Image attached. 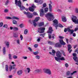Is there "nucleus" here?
I'll list each match as a JSON object with an SVG mask.
<instances>
[{
    "instance_id": "obj_1",
    "label": "nucleus",
    "mask_w": 78,
    "mask_h": 78,
    "mask_svg": "<svg viewBox=\"0 0 78 78\" xmlns=\"http://www.w3.org/2000/svg\"><path fill=\"white\" fill-rule=\"evenodd\" d=\"M46 16L47 17L48 20L49 21H51V20H53L54 19V16H53V15L50 12L48 13L46 15Z\"/></svg>"
},
{
    "instance_id": "obj_2",
    "label": "nucleus",
    "mask_w": 78,
    "mask_h": 78,
    "mask_svg": "<svg viewBox=\"0 0 78 78\" xmlns=\"http://www.w3.org/2000/svg\"><path fill=\"white\" fill-rule=\"evenodd\" d=\"M59 38L61 40H59L60 43L62 45H66V43L63 41V39H64V37L62 36H59Z\"/></svg>"
},
{
    "instance_id": "obj_3",
    "label": "nucleus",
    "mask_w": 78,
    "mask_h": 78,
    "mask_svg": "<svg viewBox=\"0 0 78 78\" xmlns=\"http://www.w3.org/2000/svg\"><path fill=\"white\" fill-rule=\"evenodd\" d=\"M73 18H72V20L73 22H74L75 24H78V19L77 20V18L75 16H73Z\"/></svg>"
},
{
    "instance_id": "obj_4",
    "label": "nucleus",
    "mask_w": 78,
    "mask_h": 78,
    "mask_svg": "<svg viewBox=\"0 0 78 78\" xmlns=\"http://www.w3.org/2000/svg\"><path fill=\"white\" fill-rule=\"evenodd\" d=\"M53 22L54 23L53 24V26L55 27L56 30H57V27H58V20L56 19H55L53 21Z\"/></svg>"
},
{
    "instance_id": "obj_5",
    "label": "nucleus",
    "mask_w": 78,
    "mask_h": 78,
    "mask_svg": "<svg viewBox=\"0 0 78 78\" xmlns=\"http://www.w3.org/2000/svg\"><path fill=\"white\" fill-rule=\"evenodd\" d=\"M15 3L16 5L18 6H20V5H22V2L20 0L17 1V0H15Z\"/></svg>"
},
{
    "instance_id": "obj_6",
    "label": "nucleus",
    "mask_w": 78,
    "mask_h": 78,
    "mask_svg": "<svg viewBox=\"0 0 78 78\" xmlns=\"http://www.w3.org/2000/svg\"><path fill=\"white\" fill-rule=\"evenodd\" d=\"M45 30V29L44 27H40L38 28L40 33H44Z\"/></svg>"
},
{
    "instance_id": "obj_7",
    "label": "nucleus",
    "mask_w": 78,
    "mask_h": 78,
    "mask_svg": "<svg viewBox=\"0 0 78 78\" xmlns=\"http://www.w3.org/2000/svg\"><path fill=\"white\" fill-rule=\"evenodd\" d=\"M73 56H74L73 59L74 61L77 62H78V58L76 57V53H74L73 54Z\"/></svg>"
},
{
    "instance_id": "obj_8",
    "label": "nucleus",
    "mask_w": 78,
    "mask_h": 78,
    "mask_svg": "<svg viewBox=\"0 0 78 78\" xmlns=\"http://www.w3.org/2000/svg\"><path fill=\"white\" fill-rule=\"evenodd\" d=\"M26 14L28 18H32L33 17V14L29 12H27Z\"/></svg>"
},
{
    "instance_id": "obj_9",
    "label": "nucleus",
    "mask_w": 78,
    "mask_h": 78,
    "mask_svg": "<svg viewBox=\"0 0 78 78\" xmlns=\"http://www.w3.org/2000/svg\"><path fill=\"white\" fill-rule=\"evenodd\" d=\"M16 66V65H13L12 66L11 65H10L9 66V71L10 72L11 71V70L12 69H15V67Z\"/></svg>"
},
{
    "instance_id": "obj_10",
    "label": "nucleus",
    "mask_w": 78,
    "mask_h": 78,
    "mask_svg": "<svg viewBox=\"0 0 78 78\" xmlns=\"http://www.w3.org/2000/svg\"><path fill=\"white\" fill-rule=\"evenodd\" d=\"M56 56L58 58H61V55L62 54L59 51H58L56 53Z\"/></svg>"
},
{
    "instance_id": "obj_11",
    "label": "nucleus",
    "mask_w": 78,
    "mask_h": 78,
    "mask_svg": "<svg viewBox=\"0 0 78 78\" xmlns=\"http://www.w3.org/2000/svg\"><path fill=\"white\" fill-rule=\"evenodd\" d=\"M40 11V16L41 17H43V16L44 15V10H43V9H41Z\"/></svg>"
},
{
    "instance_id": "obj_12",
    "label": "nucleus",
    "mask_w": 78,
    "mask_h": 78,
    "mask_svg": "<svg viewBox=\"0 0 78 78\" xmlns=\"http://www.w3.org/2000/svg\"><path fill=\"white\" fill-rule=\"evenodd\" d=\"M53 30L52 29V27H50L49 28V30L47 32L48 33H51L52 31H53Z\"/></svg>"
},
{
    "instance_id": "obj_13",
    "label": "nucleus",
    "mask_w": 78,
    "mask_h": 78,
    "mask_svg": "<svg viewBox=\"0 0 78 78\" xmlns=\"http://www.w3.org/2000/svg\"><path fill=\"white\" fill-rule=\"evenodd\" d=\"M45 73H48V74H49V75H50V74H51V71H50V69H45Z\"/></svg>"
},
{
    "instance_id": "obj_14",
    "label": "nucleus",
    "mask_w": 78,
    "mask_h": 78,
    "mask_svg": "<svg viewBox=\"0 0 78 78\" xmlns=\"http://www.w3.org/2000/svg\"><path fill=\"white\" fill-rule=\"evenodd\" d=\"M67 30L68 32H71V34H72V33L74 32V30L73 29L71 30L69 28H68L67 29Z\"/></svg>"
},
{
    "instance_id": "obj_15",
    "label": "nucleus",
    "mask_w": 78,
    "mask_h": 78,
    "mask_svg": "<svg viewBox=\"0 0 78 78\" xmlns=\"http://www.w3.org/2000/svg\"><path fill=\"white\" fill-rule=\"evenodd\" d=\"M62 20L63 22H66L67 21V20H66V17L63 16L62 17Z\"/></svg>"
},
{
    "instance_id": "obj_16",
    "label": "nucleus",
    "mask_w": 78,
    "mask_h": 78,
    "mask_svg": "<svg viewBox=\"0 0 78 78\" xmlns=\"http://www.w3.org/2000/svg\"><path fill=\"white\" fill-rule=\"evenodd\" d=\"M29 10L31 12H34V9H33L32 7H30L29 8Z\"/></svg>"
},
{
    "instance_id": "obj_17",
    "label": "nucleus",
    "mask_w": 78,
    "mask_h": 78,
    "mask_svg": "<svg viewBox=\"0 0 78 78\" xmlns=\"http://www.w3.org/2000/svg\"><path fill=\"white\" fill-rule=\"evenodd\" d=\"M19 7H20V9L21 10H23L24 9H25V7L23 6V5H22L20 6H19Z\"/></svg>"
},
{
    "instance_id": "obj_18",
    "label": "nucleus",
    "mask_w": 78,
    "mask_h": 78,
    "mask_svg": "<svg viewBox=\"0 0 78 78\" xmlns=\"http://www.w3.org/2000/svg\"><path fill=\"white\" fill-rule=\"evenodd\" d=\"M44 22H41L38 24V27H42L44 25Z\"/></svg>"
},
{
    "instance_id": "obj_19",
    "label": "nucleus",
    "mask_w": 78,
    "mask_h": 78,
    "mask_svg": "<svg viewBox=\"0 0 78 78\" xmlns=\"http://www.w3.org/2000/svg\"><path fill=\"white\" fill-rule=\"evenodd\" d=\"M49 5L50 11L51 12V11H52V6H51V4H49Z\"/></svg>"
},
{
    "instance_id": "obj_20",
    "label": "nucleus",
    "mask_w": 78,
    "mask_h": 78,
    "mask_svg": "<svg viewBox=\"0 0 78 78\" xmlns=\"http://www.w3.org/2000/svg\"><path fill=\"white\" fill-rule=\"evenodd\" d=\"M55 46L57 47H59L60 48L61 47V45L57 43L55 44Z\"/></svg>"
},
{
    "instance_id": "obj_21",
    "label": "nucleus",
    "mask_w": 78,
    "mask_h": 78,
    "mask_svg": "<svg viewBox=\"0 0 78 78\" xmlns=\"http://www.w3.org/2000/svg\"><path fill=\"white\" fill-rule=\"evenodd\" d=\"M40 19V17H37L35 18L34 22H37Z\"/></svg>"
},
{
    "instance_id": "obj_22",
    "label": "nucleus",
    "mask_w": 78,
    "mask_h": 78,
    "mask_svg": "<svg viewBox=\"0 0 78 78\" xmlns=\"http://www.w3.org/2000/svg\"><path fill=\"white\" fill-rule=\"evenodd\" d=\"M17 73L18 75H21L22 73V70H19L17 72Z\"/></svg>"
},
{
    "instance_id": "obj_23",
    "label": "nucleus",
    "mask_w": 78,
    "mask_h": 78,
    "mask_svg": "<svg viewBox=\"0 0 78 78\" xmlns=\"http://www.w3.org/2000/svg\"><path fill=\"white\" fill-rule=\"evenodd\" d=\"M68 51L70 50L72 48V46L70 44H68Z\"/></svg>"
},
{
    "instance_id": "obj_24",
    "label": "nucleus",
    "mask_w": 78,
    "mask_h": 78,
    "mask_svg": "<svg viewBox=\"0 0 78 78\" xmlns=\"http://www.w3.org/2000/svg\"><path fill=\"white\" fill-rule=\"evenodd\" d=\"M13 30L14 31H17L19 29H18V28L16 27H13Z\"/></svg>"
},
{
    "instance_id": "obj_25",
    "label": "nucleus",
    "mask_w": 78,
    "mask_h": 78,
    "mask_svg": "<svg viewBox=\"0 0 78 78\" xmlns=\"http://www.w3.org/2000/svg\"><path fill=\"white\" fill-rule=\"evenodd\" d=\"M55 59L57 61H58V62L59 61H60V59H59V58H58L56 57H55Z\"/></svg>"
},
{
    "instance_id": "obj_26",
    "label": "nucleus",
    "mask_w": 78,
    "mask_h": 78,
    "mask_svg": "<svg viewBox=\"0 0 78 78\" xmlns=\"http://www.w3.org/2000/svg\"><path fill=\"white\" fill-rule=\"evenodd\" d=\"M33 16H37L38 15L37 13L35 12H34L33 13Z\"/></svg>"
},
{
    "instance_id": "obj_27",
    "label": "nucleus",
    "mask_w": 78,
    "mask_h": 78,
    "mask_svg": "<svg viewBox=\"0 0 78 78\" xmlns=\"http://www.w3.org/2000/svg\"><path fill=\"white\" fill-rule=\"evenodd\" d=\"M5 70L7 72L8 71V65H5Z\"/></svg>"
},
{
    "instance_id": "obj_28",
    "label": "nucleus",
    "mask_w": 78,
    "mask_h": 78,
    "mask_svg": "<svg viewBox=\"0 0 78 78\" xmlns=\"http://www.w3.org/2000/svg\"><path fill=\"white\" fill-rule=\"evenodd\" d=\"M41 2V0H35V3H40Z\"/></svg>"
},
{
    "instance_id": "obj_29",
    "label": "nucleus",
    "mask_w": 78,
    "mask_h": 78,
    "mask_svg": "<svg viewBox=\"0 0 78 78\" xmlns=\"http://www.w3.org/2000/svg\"><path fill=\"white\" fill-rule=\"evenodd\" d=\"M5 44H6V45H7V46H9V42H5Z\"/></svg>"
},
{
    "instance_id": "obj_30",
    "label": "nucleus",
    "mask_w": 78,
    "mask_h": 78,
    "mask_svg": "<svg viewBox=\"0 0 78 78\" xmlns=\"http://www.w3.org/2000/svg\"><path fill=\"white\" fill-rule=\"evenodd\" d=\"M52 53H53L52 54V55H55V53H56V52L54 50H52Z\"/></svg>"
},
{
    "instance_id": "obj_31",
    "label": "nucleus",
    "mask_w": 78,
    "mask_h": 78,
    "mask_svg": "<svg viewBox=\"0 0 78 78\" xmlns=\"http://www.w3.org/2000/svg\"><path fill=\"white\" fill-rule=\"evenodd\" d=\"M13 19H16V20H19V18L17 17L13 16L12 17Z\"/></svg>"
},
{
    "instance_id": "obj_32",
    "label": "nucleus",
    "mask_w": 78,
    "mask_h": 78,
    "mask_svg": "<svg viewBox=\"0 0 78 78\" xmlns=\"http://www.w3.org/2000/svg\"><path fill=\"white\" fill-rule=\"evenodd\" d=\"M48 8L47 7L46 8L44 9V11H45V12H47V11H48Z\"/></svg>"
},
{
    "instance_id": "obj_33",
    "label": "nucleus",
    "mask_w": 78,
    "mask_h": 78,
    "mask_svg": "<svg viewBox=\"0 0 78 78\" xmlns=\"http://www.w3.org/2000/svg\"><path fill=\"white\" fill-rule=\"evenodd\" d=\"M77 72V71H74L73 73H70V75H73L75 73H76Z\"/></svg>"
},
{
    "instance_id": "obj_34",
    "label": "nucleus",
    "mask_w": 78,
    "mask_h": 78,
    "mask_svg": "<svg viewBox=\"0 0 78 78\" xmlns=\"http://www.w3.org/2000/svg\"><path fill=\"white\" fill-rule=\"evenodd\" d=\"M28 33V30H25L24 31V33L25 34H27Z\"/></svg>"
},
{
    "instance_id": "obj_35",
    "label": "nucleus",
    "mask_w": 78,
    "mask_h": 78,
    "mask_svg": "<svg viewBox=\"0 0 78 78\" xmlns=\"http://www.w3.org/2000/svg\"><path fill=\"white\" fill-rule=\"evenodd\" d=\"M60 60L62 61H64L65 60V58L63 57H62L60 58Z\"/></svg>"
},
{
    "instance_id": "obj_36",
    "label": "nucleus",
    "mask_w": 78,
    "mask_h": 78,
    "mask_svg": "<svg viewBox=\"0 0 78 78\" xmlns=\"http://www.w3.org/2000/svg\"><path fill=\"white\" fill-rule=\"evenodd\" d=\"M39 54V52H34V54L35 55H38Z\"/></svg>"
},
{
    "instance_id": "obj_37",
    "label": "nucleus",
    "mask_w": 78,
    "mask_h": 78,
    "mask_svg": "<svg viewBox=\"0 0 78 78\" xmlns=\"http://www.w3.org/2000/svg\"><path fill=\"white\" fill-rule=\"evenodd\" d=\"M13 24H17V21L15 20H13Z\"/></svg>"
},
{
    "instance_id": "obj_38",
    "label": "nucleus",
    "mask_w": 78,
    "mask_h": 78,
    "mask_svg": "<svg viewBox=\"0 0 78 78\" xmlns=\"http://www.w3.org/2000/svg\"><path fill=\"white\" fill-rule=\"evenodd\" d=\"M5 19H11L12 18L10 17H6Z\"/></svg>"
},
{
    "instance_id": "obj_39",
    "label": "nucleus",
    "mask_w": 78,
    "mask_h": 78,
    "mask_svg": "<svg viewBox=\"0 0 78 78\" xmlns=\"http://www.w3.org/2000/svg\"><path fill=\"white\" fill-rule=\"evenodd\" d=\"M5 52H6V51H5V48H4L3 49V53L5 54Z\"/></svg>"
},
{
    "instance_id": "obj_40",
    "label": "nucleus",
    "mask_w": 78,
    "mask_h": 78,
    "mask_svg": "<svg viewBox=\"0 0 78 78\" xmlns=\"http://www.w3.org/2000/svg\"><path fill=\"white\" fill-rule=\"evenodd\" d=\"M35 22L34 21H33V23H34V27H36V25H37V24H36V23H35Z\"/></svg>"
},
{
    "instance_id": "obj_41",
    "label": "nucleus",
    "mask_w": 78,
    "mask_h": 78,
    "mask_svg": "<svg viewBox=\"0 0 78 78\" xmlns=\"http://www.w3.org/2000/svg\"><path fill=\"white\" fill-rule=\"evenodd\" d=\"M3 25V23L1 22L0 23V27H2V26Z\"/></svg>"
},
{
    "instance_id": "obj_42",
    "label": "nucleus",
    "mask_w": 78,
    "mask_h": 78,
    "mask_svg": "<svg viewBox=\"0 0 78 78\" xmlns=\"http://www.w3.org/2000/svg\"><path fill=\"white\" fill-rule=\"evenodd\" d=\"M70 73V71H68L66 73V75H69Z\"/></svg>"
},
{
    "instance_id": "obj_43",
    "label": "nucleus",
    "mask_w": 78,
    "mask_h": 78,
    "mask_svg": "<svg viewBox=\"0 0 78 78\" xmlns=\"http://www.w3.org/2000/svg\"><path fill=\"white\" fill-rule=\"evenodd\" d=\"M58 27H61V28L63 27V26H62V25L61 24H59L58 26Z\"/></svg>"
},
{
    "instance_id": "obj_44",
    "label": "nucleus",
    "mask_w": 78,
    "mask_h": 78,
    "mask_svg": "<svg viewBox=\"0 0 78 78\" xmlns=\"http://www.w3.org/2000/svg\"><path fill=\"white\" fill-rule=\"evenodd\" d=\"M36 59H39V58H40V57L38 55H37L36 56Z\"/></svg>"
},
{
    "instance_id": "obj_45",
    "label": "nucleus",
    "mask_w": 78,
    "mask_h": 78,
    "mask_svg": "<svg viewBox=\"0 0 78 78\" xmlns=\"http://www.w3.org/2000/svg\"><path fill=\"white\" fill-rule=\"evenodd\" d=\"M3 27H5V28H8V25L6 24L4 25Z\"/></svg>"
},
{
    "instance_id": "obj_46",
    "label": "nucleus",
    "mask_w": 78,
    "mask_h": 78,
    "mask_svg": "<svg viewBox=\"0 0 78 78\" xmlns=\"http://www.w3.org/2000/svg\"><path fill=\"white\" fill-rule=\"evenodd\" d=\"M27 69L28 70V73H29L30 72V69L29 68H28Z\"/></svg>"
},
{
    "instance_id": "obj_47",
    "label": "nucleus",
    "mask_w": 78,
    "mask_h": 78,
    "mask_svg": "<svg viewBox=\"0 0 78 78\" xmlns=\"http://www.w3.org/2000/svg\"><path fill=\"white\" fill-rule=\"evenodd\" d=\"M8 11H9V10H8V9H5L4 10L5 12H8Z\"/></svg>"
},
{
    "instance_id": "obj_48",
    "label": "nucleus",
    "mask_w": 78,
    "mask_h": 78,
    "mask_svg": "<svg viewBox=\"0 0 78 78\" xmlns=\"http://www.w3.org/2000/svg\"><path fill=\"white\" fill-rule=\"evenodd\" d=\"M43 7H46V6H47V4H46V3H44L43 4Z\"/></svg>"
},
{
    "instance_id": "obj_49",
    "label": "nucleus",
    "mask_w": 78,
    "mask_h": 78,
    "mask_svg": "<svg viewBox=\"0 0 78 78\" xmlns=\"http://www.w3.org/2000/svg\"><path fill=\"white\" fill-rule=\"evenodd\" d=\"M41 37H40L39 38H38L37 40V41L38 42H39V41H41Z\"/></svg>"
},
{
    "instance_id": "obj_50",
    "label": "nucleus",
    "mask_w": 78,
    "mask_h": 78,
    "mask_svg": "<svg viewBox=\"0 0 78 78\" xmlns=\"http://www.w3.org/2000/svg\"><path fill=\"white\" fill-rule=\"evenodd\" d=\"M48 37L49 39H51V34H49Z\"/></svg>"
},
{
    "instance_id": "obj_51",
    "label": "nucleus",
    "mask_w": 78,
    "mask_h": 78,
    "mask_svg": "<svg viewBox=\"0 0 78 78\" xmlns=\"http://www.w3.org/2000/svg\"><path fill=\"white\" fill-rule=\"evenodd\" d=\"M9 58L10 59H12L11 55V54H9Z\"/></svg>"
},
{
    "instance_id": "obj_52",
    "label": "nucleus",
    "mask_w": 78,
    "mask_h": 78,
    "mask_svg": "<svg viewBox=\"0 0 78 78\" xmlns=\"http://www.w3.org/2000/svg\"><path fill=\"white\" fill-rule=\"evenodd\" d=\"M65 66L67 68L68 67H69V65H68V64H67V63H66L65 64Z\"/></svg>"
},
{
    "instance_id": "obj_53",
    "label": "nucleus",
    "mask_w": 78,
    "mask_h": 78,
    "mask_svg": "<svg viewBox=\"0 0 78 78\" xmlns=\"http://www.w3.org/2000/svg\"><path fill=\"white\" fill-rule=\"evenodd\" d=\"M13 58L14 59H16V58H17V57L16 55H14L13 56Z\"/></svg>"
},
{
    "instance_id": "obj_54",
    "label": "nucleus",
    "mask_w": 78,
    "mask_h": 78,
    "mask_svg": "<svg viewBox=\"0 0 78 78\" xmlns=\"http://www.w3.org/2000/svg\"><path fill=\"white\" fill-rule=\"evenodd\" d=\"M73 36H74V37H75L76 36V34H75V33H73Z\"/></svg>"
},
{
    "instance_id": "obj_55",
    "label": "nucleus",
    "mask_w": 78,
    "mask_h": 78,
    "mask_svg": "<svg viewBox=\"0 0 78 78\" xmlns=\"http://www.w3.org/2000/svg\"><path fill=\"white\" fill-rule=\"evenodd\" d=\"M55 34H52V38H53V39H55L54 36H55Z\"/></svg>"
},
{
    "instance_id": "obj_56",
    "label": "nucleus",
    "mask_w": 78,
    "mask_h": 78,
    "mask_svg": "<svg viewBox=\"0 0 78 78\" xmlns=\"http://www.w3.org/2000/svg\"><path fill=\"white\" fill-rule=\"evenodd\" d=\"M20 37L21 38V40H22L23 39V36L22 35H20Z\"/></svg>"
},
{
    "instance_id": "obj_57",
    "label": "nucleus",
    "mask_w": 78,
    "mask_h": 78,
    "mask_svg": "<svg viewBox=\"0 0 78 78\" xmlns=\"http://www.w3.org/2000/svg\"><path fill=\"white\" fill-rule=\"evenodd\" d=\"M32 7L33 9H34V8H36V7L35 5H32Z\"/></svg>"
},
{
    "instance_id": "obj_58",
    "label": "nucleus",
    "mask_w": 78,
    "mask_h": 78,
    "mask_svg": "<svg viewBox=\"0 0 78 78\" xmlns=\"http://www.w3.org/2000/svg\"><path fill=\"white\" fill-rule=\"evenodd\" d=\"M48 44H53V42H51V41H48Z\"/></svg>"
},
{
    "instance_id": "obj_59",
    "label": "nucleus",
    "mask_w": 78,
    "mask_h": 78,
    "mask_svg": "<svg viewBox=\"0 0 78 78\" xmlns=\"http://www.w3.org/2000/svg\"><path fill=\"white\" fill-rule=\"evenodd\" d=\"M38 45L37 44H35L34 45V47H35V48H36V47H37V46H38Z\"/></svg>"
},
{
    "instance_id": "obj_60",
    "label": "nucleus",
    "mask_w": 78,
    "mask_h": 78,
    "mask_svg": "<svg viewBox=\"0 0 78 78\" xmlns=\"http://www.w3.org/2000/svg\"><path fill=\"white\" fill-rule=\"evenodd\" d=\"M23 58L24 59H27V57H23Z\"/></svg>"
},
{
    "instance_id": "obj_61",
    "label": "nucleus",
    "mask_w": 78,
    "mask_h": 78,
    "mask_svg": "<svg viewBox=\"0 0 78 78\" xmlns=\"http://www.w3.org/2000/svg\"><path fill=\"white\" fill-rule=\"evenodd\" d=\"M17 43L18 44H20V41L19 40H17Z\"/></svg>"
},
{
    "instance_id": "obj_62",
    "label": "nucleus",
    "mask_w": 78,
    "mask_h": 78,
    "mask_svg": "<svg viewBox=\"0 0 78 78\" xmlns=\"http://www.w3.org/2000/svg\"><path fill=\"white\" fill-rule=\"evenodd\" d=\"M20 27H21V28H22V27H23V24H21L20 25Z\"/></svg>"
},
{
    "instance_id": "obj_63",
    "label": "nucleus",
    "mask_w": 78,
    "mask_h": 78,
    "mask_svg": "<svg viewBox=\"0 0 78 78\" xmlns=\"http://www.w3.org/2000/svg\"><path fill=\"white\" fill-rule=\"evenodd\" d=\"M78 30V28H76L74 30V31H77V30Z\"/></svg>"
},
{
    "instance_id": "obj_64",
    "label": "nucleus",
    "mask_w": 78,
    "mask_h": 78,
    "mask_svg": "<svg viewBox=\"0 0 78 78\" xmlns=\"http://www.w3.org/2000/svg\"><path fill=\"white\" fill-rule=\"evenodd\" d=\"M76 12L77 13H78V9H76Z\"/></svg>"
}]
</instances>
